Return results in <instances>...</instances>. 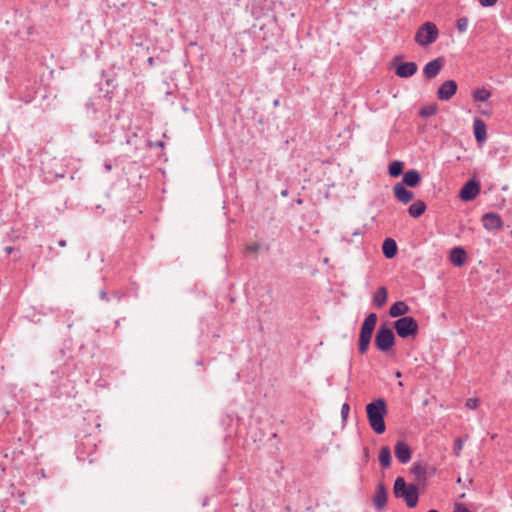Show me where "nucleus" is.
Returning <instances> with one entry per match:
<instances>
[{
  "mask_svg": "<svg viewBox=\"0 0 512 512\" xmlns=\"http://www.w3.org/2000/svg\"><path fill=\"white\" fill-rule=\"evenodd\" d=\"M349 411H350V406L348 403H344L341 407V417H342V420L345 421L348 417V414H349Z\"/></svg>",
  "mask_w": 512,
  "mask_h": 512,
  "instance_id": "obj_34",
  "label": "nucleus"
},
{
  "mask_svg": "<svg viewBox=\"0 0 512 512\" xmlns=\"http://www.w3.org/2000/svg\"><path fill=\"white\" fill-rule=\"evenodd\" d=\"M361 233H362L361 231H355V232L352 233V235L353 236H358V235H361Z\"/></svg>",
  "mask_w": 512,
  "mask_h": 512,
  "instance_id": "obj_46",
  "label": "nucleus"
},
{
  "mask_svg": "<svg viewBox=\"0 0 512 512\" xmlns=\"http://www.w3.org/2000/svg\"><path fill=\"white\" fill-rule=\"evenodd\" d=\"M370 343L371 341H369L368 339L367 340H361V339H358V351L360 354H366L368 349H369V346H370Z\"/></svg>",
  "mask_w": 512,
  "mask_h": 512,
  "instance_id": "obj_31",
  "label": "nucleus"
},
{
  "mask_svg": "<svg viewBox=\"0 0 512 512\" xmlns=\"http://www.w3.org/2000/svg\"><path fill=\"white\" fill-rule=\"evenodd\" d=\"M163 145H164V143L162 141H159V142L156 143V146H161L162 147Z\"/></svg>",
  "mask_w": 512,
  "mask_h": 512,
  "instance_id": "obj_49",
  "label": "nucleus"
},
{
  "mask_svg": "<svg viewBox=\"0 0 512 512\" xmlns=\"http://www.w3.org/2000/svg\"><path fill=\"white\" fill-rule=\"evenodd\" d=\"M112 298L116 300L117 303H120L122 300V294L118 291L113 292Z\"/></svg>",
  "mask_w": 512,
  "mask_h": 512,
  "instance_id": "obj_39",
  "label": "nucleus"
},
{
  "mask_svg": "<svg viewBox=\"0 0 512 512\" xmlns=\"http://www.w3.org/2000/svg\"><path fill=\"white\" fill-rule=\"evenodd\" d=\"M388 413L387 403L384 398H376L366 405V414L371 429L376 434L386 431L385 416Z\"/></svg>",
  "mask_w": 512,
  "mask_h": 512,
  "instance_id": "obj_1",
  "label": "nucleus"
},
{
  "mask_svg": "<svg viewBox=\"0 0 512 512\" xmlns=\"http://www.w3.org/2000/svg\"><path fill=\"white\" fill-rule=\"evenodd\" d=\"M410 311V307L404 301H396L389 308V315L392 318H401L407 316L406 314Z\"/></svg>",
  "mask_w": 512,
  "mask_h": 512,
  "instance_id": "obj_19",
  "label": "nucleus"
},
{
  "mask_svg": "<svg viewBox=\"0 0 512 512\" xmlns=\"http://www.w3.org/2000/svg\"><path fill=\"white\" fill-rule=\"evenodd\" d=\"M279 104H280V100H279V99H275V100L273 101V106H274V107L279 106Z\"/></svg>",
  "mask_w": 512,
  "mask_h": 512,
  "instance_id": "obj_44",
  "label": "nucleus"
},
{
  "mask_svg": "<svg viewBox=\"0 0 512 512\" xmlns=\"http://www.w3.org/2000/svg\"><path fill=\"white\" fill-rule=\"evenodd\" d=\"M460 482H461V478H460V477H458V479H457V483H460Z\"/></svg>",
  "mask_w": 512,
  "mask_h": 512,
  "instance_id": "obj_52",
  "label": "nucleus"
},
{
  "mask_svg": "<svg viewBox=\"0 0 512 512\" xmlns=\"http://www.w3.org/2000/svg\"><path fill=\"white\" fill-rule=\"evenodd\" d=\"M473 133L477 143H484L487 139V125L486 123L476 117L473 121Z\"/></svg>",
  "mask_w": 512,
  "mask_h": 512,
  "instance_id": "obj_16",
  "label": "nucleus"
},
{
  "mask_svg": "<svg viewBox=\"0 0 512 512\" xmlns=\"http://www.w3.org/2000/svg\"><path fill=\"white\" fill-rule=\"evenodd\" d=\"M398 246L393 238H386L382 244V253L385 258L392 259L397 255Z\"/></svg>",
  "mask_w": 512,
  "mask_h": 512,
  "instance_id": "obj_21",
  "label": "nucleus"
},
{
  "mask_svg": "<svg viewBox=\"0 0 512 512\" xmlns=\"http://www.w3.org/2000/svg\"><path fill=\"white\" fill-rule=\"evenodd\" d=\"M395 376H396L397 378H400V377L402 376V374H401V372H400V371H397V372L395 373Z\"/></svg>",
  "mask_w": 512,
  "mask_h": 512,
  "instance_id": "obj_47",
  "label": "nucleus"
},
{
  "mask_svg": "<svg viewBox=\"0 0 512 512\" xmlns=\"http://www.w3.org/2000/svg\"><path fill=\"white\" fill-rule=\"evenodd\" d=\"M454 512H471L463 503H455Z\"/></svg>",
  "mask_w": 512,
  "mask_h": 512,
  "instance_id": "obj_36",
  "label": "nucleus"
},
{
  "mask_svg": "<svg viewBox=\"0 0 512 512\" xmlns=\"http://www.w3.org/2000/svg\"><path fill=\"white\" fill-rule=\"evenodd\" d=\"M4 251L7 253V254H10L12 251H13V247L12 246H7L4 248Z\"/></svg>",
  "mask_w": 512,
  "mask_h": 512,
  "instance_id": "obj_41",
  "label": "nucleus"
},
{
  "mask_svg": "<svg viewBox=\"0 0 512 512\" xmlns=\"http://www.w3.org/2000/svg\"><path fill=\"white\" fill-rule=\"evenodd\" d=\"M148 61H149V63H150V64H152V63H153V58H151V57H150V58L148 59Z\"/></svg>",
  "mask_w": 512,
  "mask_h": 512,
  "instance_id": "obj_51",
  "label": "nucleus"
},
{
  "mask_svg": "<svg viewBox=\"0 0 512 512\" xmlns=\"http://www.w3.org/2000/svg\"><path fill=\"white\" fill-rule=\"evenodd\" d=\"M393 193L395 198L403 204H407L414 199V193L401 183L395 184Z\"/></svg>",
  "mask_w": 512,
  "mask_h": 512,
  "instance_id": "obj_15",
  "label": "nucleus"
},
{
  "mask_svg": "<svg viewBox=\"0 0 512 512\" xmlns=\"http://www.w3.org/2000/svg\"><path fill=\"white\" fill-rule=\"evenodd\" d=\"M281 196L287 197L288 196V190L285 189V190L281 191Z\"/></svg>",
  "mask_w": 512,
  "mask_h": 512,
  "instance_id": "obj_45",
  "label": "nucleus"
},
{
  "mask_svg": "<svg viewBox=\"0 0 512 512\" xmlns=\"http://www.w3.org/2000/svg\"><path fill=\"white\" fill-rule=\"evenodd\" d=\"M261 249V245L259 243H252L246 246L247 253H258Z\"/></svg>",
  "mask_w": 512,
  "mask_h": 512,
  "instance_id": "obj_33",
  "label": "nucleus"
},
{
  "mask_svg": "<svg viewBox=\"0 0 512 512\" xmlns=\"http://www.w3.org/2000/svg\"><path fill=\"white\" fill-rule=\"evenodd\" d=\"M378 321V316L376 313L372 312L368 314L364 321L361 324L359 339L361 340H369L371 341L374 330L376 328V324Z\"/></svg>",
  "mask_w": 512,
  "mask_h": 512,
  "instance_id": "obj_7",
  "label": "nucleus"
},
{
  "mask_svg": "<svg viewBox=\"0 0 512 512\" xmlns=\"http://www.w3.org/2000/svg\"><path fill=\"white\" fill-rule=\"evenodd\" d=\"M438 111V106L437 104L435 103H432V104H428V105H425L423 106L420 111H419V115L421 117H430V116H433L437 113Z\"/></svg>",
  "mask_w": 512,
  "mask_h": 512,
  "instance_id": "obj_28",
  "label": "nucleus"
},
{
  "mask_svg": "<svg viewBox=\"0 0 512 512\" xmlns=\"http://www.w3.org/2000/svg\"><path fill=\"white\" fill-rule=\"evenodd\" d=\"M403 167L404 164L402 161H392L388 166V174L393 178L399 177L400 175L404 174Z\"/></svg>",
  "mask_w": 512,
  "mask_h": 512,
  "instance_id": "obj_26",
  "label": "nucleus"
},
{
  "mask_svg": "<svg viewBox=\"0 0 512 512\" xmlns=\"http://www.w3.org/2000/svg\"><path fill=\"white\" fill-rule=\"evenodd\" d=\"M482 7H492L497 3V0H478Z\"/></svg>",
  "mask_w": 512,
  "mask_h": 512,
  "instance_id": "obj_37",
  "label": "nucleus"
},
{
  "mask_svg": "<svg viewBox=\"0 0 512 512\" xmlns=\"http://www.w3.org/2000/svg\"><path fill=\"white\" fill-rule=\"evenodd\" d=\"M393 493L396 498H402L408 508H414L419 501V488L416 484H407L401 476L394 481Z\"/></svg>",
  "mask_w": 512,
  "mask_h": 512,
  "instance_id": "obj_2",
  "label": "nucleus"
},
{
  "mask_svg": "<svg viewBox=\"0 0 512 512\" xmlns=\"http://www.w3.org/2000/svg\"><path fill=\"white\" fill-rule=\"evenodd\" d=\"M58 245H59L60 247H65V246L67 245V243H66V241H65V240L61 239V240H59V241H58Z\"/></svg>",
  "mask_w": 512,
  "mask_h": 512,
  "instance_id": "obj_42",
  "label": "nucleus"
},
{
  "mask_svg": "<svg viewBox=\"0 0 512 512\" xmlns=\"http://www.w3.org/2000/svg\"><path fill=\"white\" fill-rule=\"evenodd\" d=\"M396 334L402 339L415 338L419 332V325L412 316H404L393 322Z\"/></svg>",
  "mask_w": 512,
  "mask_h": 512,
  "instance_id": "obj_4",
  "label": "nucleus"
},
{
  "mask_svg": "<svg viewBox=\"0 0 512 512\" xmlns=\"http://www.w3.org/2000/svg\"><path fill=\"white\" fill-rule=\"evenodd\" d=\"M209 500H210L209 496H205V497L203 498V501H202V506H203V507L208 506V504H209Z\"/></svg>",
  "mask_w": 512,
  "mask_h": 512,
  "instance_id": "obj_40",
  "label": "nucleus"
},
{
  "mask_svg": "<svg viewBox=\"0 0 512 512\" xmlns=\"http://www.w3.org/2000/svg\"><path fill=\"white\" fill-rule=\"evenodd\" d=\"M422 180V176L420 172L416 169H409L406 172H404L401 184L409 187L414 188L417 187Z\"/></svg>",
  "mask_w": 512,
  "mask_h": 512,
  "instance_id": "obj_17",
  "label": "nucleus"
},
{
  "mask_svg": "<svg viewBox=\"0 0 512 512\" xmlns=\"http://www.w3.org/2000/svg\"><path fill=\"white\" fill-rule=\"evenodd\" d=\"M443 58L438 57L429 61L423 68V74L426 78L432 79L436 77L443 67Z\"/></svg>",
  "mask_w": 512,
  "mask_h": 512,
  "instance_id": "obj_14",
  "label": "nucleus"
},
{
  "mask_svg": "<svg viewBox=\"0 0 512 512\" xmlns=\"http://www.w3.org/2000/svg\"><path fill=\"white\" fill-rule=\"evenodd\" d=\"M69 358L70 356L67 355L64 349H59L53 356L54 362L57 363V366L54 369H51V375H57L58 378L63 377L65 375V371L62 366L66 364Z\"/></svg>",
  "mask_w": 512,
  "mask_h": 512,
  "instance_id": "obj_12",
  "label": "nucleus"
},
{
  "mask_svg": "<svg viewBox=\"0 0 512 512\" xmlns=\"http://www.w3.org/2000/svg\"><path fill=\"white\" fill-rule=\"evenodd\" d=\"M457 88L455 80L444 81L437 90V98L440 101H449L456 94Z\"/></svg>",
  "mask_w": 512,
  "mask_h": 512,
  "instance_id": "obj_9",
  "label": "nucleus"
},
{
  "mask_svg": "<svg viewBox=\"0 0 512 512\" xmlns=\"http://www.w3.org/2000/svg\"><path fill=\"white\" fill-rule=\"evenodd\" d=\"M388 492L383 482L378 483L375 495L373 497V504L377 510H382L387 505Z\"/></svg>",
  "mask_w": 512,
  "mask_h": 512,
  "instance_id": "obj_13",
  "label": "nucleus"
},
{
  "mask_svg": "<svg viewBox=\"0 0 512 512\" xmlns=\"http://www.w3.org/2000/svg\"><path fill=\"white\" fill-rule=\"evenodd\" d=\"M428 512H439V511L436 509H430Z\"/></svg>",
  "mask_w": 512,
  "mask_h": 512,
  "instance_id": "obj_50",
  "label": "nucleus"
},
{
  "mask_svg": "<svg viewBox=\"0 0 512 512\" xmlns=\"http://www.w3.org/2000/svg\"><path fill=\"white\" fill-rule=\"evenodd\" d=\"M449 260L456 267L463 266L467 261L466 250L461 246L452 248L449 254Z\"/></svg>",
  "mask_w": 512,
  "mask_h": 512,
  "instance_id": "obj_18",
  "label": "nucleus"
},
{
  "mask_svg": "<svg viewBox=\"0 0 512 512\" xmlns=\"http://www.w3.org/2000/svg\"><path fill=\"white\" fill-rule=\"evenodd\" d=\"M296 203H297V204H302V203H303V200H302L301 198H298V199L296 200Z\"/></svg>",
  "mask_w": 512,
  "mask_h": 512,
  "instance_id": "obj_48",
  "label": "nucleus"
},
{
  "mask_svg": "<svg viewBox=\"0 0 512 512\" xmlns=\"http://www.w3.org/2000/svg\"><path fill=\"white\" fill-rule=\"evenodd\" d=\"M402 56L394 58L395 74L400 78L412 77L418 70V66L413 61L403 62Z\"/></svg>",
  "mask_w": 512,
  "mask_h": 512,
  "instance_id": "obj_6",
  "label": "nucleus"
},
{
  "mask_svg": "<svg viewBox=\"0 0 512 512\" xmlns=\"http://www.w3.org/2000/svg\"><path fill=\"white\" fill-rule=\"evenodd\" d=\"M101 75L103 78H105V84L107 86V89L105 90V98H107L108 100H112L115 91L118 87L116 78L114 76H108L105 70L101 72Z\"/></svg>",
  "mask_w": 512,
  "mask_h": 512,
  "instance_id": "obj_20",
  "label": "nucleus"
},
{
  "mask_svg": "<svg viewBox=\"0 0 512 512\" xmlns=\"http://www.w3.org/2000/svg\"><path fill=\"white\" fill-rule=\"evenodd\" d=\"M478 406V399L476 398H469L466 401V407L468 409H475Z\"/></svg>",
  "mask_w": 512,
  "mask_h": 512,
  "instance_id": "obj_35",
  "label": "nucleus"
},
{
  "mask_svg": "<svg viewBox=\"0 0 512 512\" xmlns=\"http://www.w3.org/2000/svg\"><path fill=\"white\" fill-rule=\"evenodd\" d=\"M426 204L422 200H418L411 204L408 208V214L413 218H419L422 216L426 211Z\"/></svg>",
  "mask_w": 512,
  "mask_h": 512,
  "instance_id": "obj_23",
  "label": "nucleus"
},
{
  "mask_svg": "<svg viewBox=\"0 0 512 512\" xmlns=\"http://www.w3.org/2000/svg\"><path fill=\"white\" fill-rule=\"evenodd\" d=\"M468 18L467 17H460L456 21V28L458 32L464 33L467 30L468 27Z\"/></svg>",
  "mask_w": 512,
  "mask_h": 512,
  "instance_id": "obj_29",
  "label": "nucleus"
},
{
  "mask_svg": "<svg viewBox=\"0 0 512 512\" xmlns=\"http://www.w3.org/2000/svg\"><path fill=\"white\" fill-rule=\"evenodd\" d=\"M475 102H486L491 97V92L485 87L477 88L472 93Z\"/></svg>",
  "mask_w": 512,
  "mask_h": 512,
  "instance_id": "obj_27",
  "label": "nucleus"
},
{
  "mask_svg": "<svg viewBox=\"0 0 512 512\" xmlns=\"http://www.w3.org/2000/svg\"><path fill=\"white\" fill-rule=\"evenodd\" d=\"M482 222L483 227L490 232H496L498 230H501L503 227L501 217L494 212L485 213L482 216Z\"/></svg>",
  "mask_w": 512,
  "mask_h": 512,
  "instance_id": "obj_10",
  "label": "nucleus"
},
{
  "mask_svg": "<svg viewBox=\"0 0 512 512\" xmlns=\"http://www.w3.org/2000/svg\"><path fill=\"white\" fill-rule=\"evenodd\" d=\"M104 168H105L107 171H110V170L112 169V166H111V164H109V163H105V164H104Z\"/></svg>",
  "mask_w": 512,
  "mask_h": 512,
  "instance_id": "obj_43",
  "label": "nucleus"
},
{
  "mask_svg": "<svg viewBox=\"0 0 512 512\" xmlns=\"http://www.w3.org/2000/svg\"><path fill=\"white\" fill-rule=\"evenodd\" d=\"M99 298L103 301H106V302H109L110 301V297L108 296V293L105 291V290H101L99 292Z\"/></svg>",
  "mask_w": 512,
  "mask_h": 512,
  "instance_id": "obj_38",
  "label": "nucleus"
},
{
  "mask_svg": "<svg viewBox=\"0 0 512 512\" xmlns=\"http://www.w3.org/2000/svg\"><path fill=\"white\" fill-rule=\"evenodd\" d=\"M394 453L395 457L401 464H407L412 458V450L410 446L403 440L396 442Z\"/></svg>",
  "mask_w": 512,
  "mask_h": 512,
  "instance_id": "obj_11",
  "label": "nucleus"
},
{
  "mask_svg": "<svg viewBox=\"0 0 512 512\" xmlns=\"http://www.w3.org/2000/svg\"><path fill=\"white\" fill-rule=\"evenodd\" d=\"M463 445H464V439L461 438V437H458L455 439L454 441V446H453V453L455 456H459L462 449H463Z\"/></svg>",
  "mask_w": 512,
  "mask_h": 512,
  "instance_id": "obj_30",
  "label": "nucleus"
},
{
  "mask_svg": "<svg viewBox=\"0 0 512 512\" xmlns=\"http://www.w3.org/2000/svg\"><path fill=\"white\" fill-rule=\"evenodd\" d=\"M396 343V336L393 329L386 323L381 324L375 334L374 345L382 353L391 351Z\"/></svg>",
  "mask_w": 512,
  "mask_h": 512,
  "instance_id": "obj_3",
  "label": "nucleus"
},
{
  "mask_svg": "<svg viewBox=\"0 0 512 512\" xmlns=\"http://www.w3.org/2000/svg\"><path fill=\"white\" fill-rule=\"evenodd\" d=\"M85 109L88 111V112H91L93 115H95L97 113V108H96V105L94 103V101L92 99H89L86 103H85Z\"/></svg>",
  "mask_w": 512,
  "mask_h": 512,
  "instance_id": "obj_32",
  "label": "nucleus"
},
{
  "mask_svg": "<svg viewBox=\"0 0 512 512\" xmlns=\"http://www.w3.org/2000/svg\"><path fill=\"white\" fill-rule=\"evenodd\" d=\"M410 472L419 482H425L427 480V469L421 463H414Z\"/></svg>",
  "mask_w": 512,
  "mask_h": 512,
  "instance_id": "obj_25",
  "label": "nucleus"
},
{
  "mask_svg": "<svg viewBox=\"0 0 512 512\" xmlns=\"http://www.w3.org/2000/svg\"><path fill=\"white\" fill-rule=\"evenodd\" d=\"M438 36L437 26L433 22H425L416 31L414 40L418 45L428 47L437 40Z\"/></svg>",
  "mask_w": 512,
  "mask_h": 512,
  "instance_id": "obj_5",
  "label": "nucleus"
},
{
  "mask_svg": "<svg viewBox=\"0 0 512 512\" xmlns=\"http://www.w3.org/2000/svg\"><path fill=\"white\" fill-rule=\"evenodd\" d=\"M378 459L382 468L387 469L391 466V450L388 446H382L380 448Z\"/></svg>",
  "mask_w": 512,
  "mask_h": 512,
  "instance_id": "obj_24",
  "label": "nucleus"
},
{
  "mask_svg": "<svg viewBox=\"0 0 512 512\" xmlns=\"http://www.w3.org/2000/svg\"><path fill=\"white\" fill-rule=\"evenodd\" d=\"M480 192V184L475 179H469L461 188L459 197L462 201L469 202L474 200Z\"/></svg>",
  "mask_w": 512,
  "mask_h": 512,
  "instance_id": "obj_8",
  "label": "nucleus"
},
{
  "mask_svg": "<svg viewBox=\"0 0 512 512\" xmlns=\"http://www.w3.org/2000/svg\"><path fill=\"white\" fill-rule=\"evenodd\" d=\"M387 298H388L387 288L385 286H380L377 289V291L374 293L372 302L376 307L381 308L386 304Z\"/></svg>",
  "mask_w": 512,
  "mask_h": 512,
  "instance_id": "obj_22",
  "label": "nucleus"
}]
</instances>
